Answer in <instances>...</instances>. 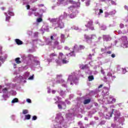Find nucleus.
Masks as SVG:
<instances>
[{"label":"nucleus","mask_w":128,"mask_h":128,"mask_svg":"<svg viewBox=\"0 0 128 128\" xmlns=\"http://www.w3.org/2000/svg\"><path fill=\"white\" fill-rule=\"evenodd\" d=\"M56 40L54 41V46H58V44H60V42H58V37H57Z\"/></svg>","instance_id":"6ab92c4d"},{"label":"nucleus","mask_w":128,"mask_h":128,"mask_svg":"<svg viewBox=\"0 0 128 128\" xmlns=\"http://www.w3.org/2000/svg\"><path fill=\"white\" fill-rule=\"evenodd\" d=\"M84 38L87 40H94V38H96V36L94 34H92L91 36H90L86 34H84Z\"/></svg>","instance_id":"f257e3e1"},{"label":"nucleus","mask_w":128,"mask_h":128,"mask_svg":"<svg viewBox=\"0 0 128 128\" xmlns=\"http://www.w3.org/2000/svg\"><path fill=\"white\" fill-rule=\"evenodd\" d=\"M50 40H54V36H50Z\"/></svg>","instance_id":"37998d69"},{"label":"nucleus","mask_w":128,"mask_h":128,"mask_svg":"<svg viewBox=\"0 0 128 128\" xmlns=\"http://www.w3.org/2000/svg\"><path fill=\"white\" fill-rule=\"evenodd\" d=\"M62 104H64V106H66V103L64 102H62Z\"/></svg>","instance_id":"680f3d73"},{"label":"nucleus","mask_w":128,"mask_h":128,"mask_svg":"<svg viewBox=\"0 0 128 128\" xmlns=\"http://www.w3.org/2000/svg\"><path fill=\"white\" fill-rule=\"evenodd\" d=\"M54 56H58V55L56 53H52L50 54V58H54Z\"/></svg>","instance_id":"f3484780"},{"label":"nucleus","mask_w":128,"mask_h":128,"mask_svg":"<svg viewBox=\"0 0 128 128\" xmlns=\"http://www.w3.org/2000/svg\"><path fill=\"white\" fill-rule=\"evenodd\" d=\"M111 56L112 58H116V55L114 54H112Z\"/></svg>","instance_id":"09e8293b"},{"label":"nucleus","mask_w":128,"mask_h":128,"mask_svg":"<svg viewBox=\"0 0 128 128\" xmlns=\"http://www.w3.org/2000/svg\"><path fill=\"white\" fill-rule=\"evenodd\" d=\"M62 62L64 64H68V61L66 60V58H64V59H62Z\"/></svg>","instance_id":"4468645a"},{"label":"nucleus","mask_w":128,"mask_h":128,"mask_svg":"<svg viewBox=\"0 0 128 128\" xmlns=\"http://www.w3.org/2000/svg\"><path fill=\"white\" fill-rule=\"evenodd\" d=\"M32 12H29L28 13V16H32Z\"/></svg>","instance_id":"4c0bfd02"},{"label":"nucleus","mask_w":128,"mask_h":128,"mask_svg":"<svg viewBox=\"0 0 128 128\" xmlns=\"http://www.w3.org/2000/svg\"><path fill=\"white\" fill-rule=\"evenodd\" d=\"M38 0H33V2H36Z\"/></svg>","instance_id":"69168bd1"},{"label":"nucleus","mask_w":128,"mask_h":128,"mask_svg":"<svg viewBox=\"0 0 128 128\" xmlns=\"http://www.w3.org/2000/svg\"><path fill=\"white\" fill-rule=\"evenodd\" d=\"M2 92L3 94H6V92H8V88H3L2 90Z\"/></svg>","instance_id":"b1692460"},{"label":"nucleus","mask_w":128,"mask_h":128,"mask_svg":"<svg viewBox=\"0 0 128 128\" xmlns=\"http://www.w3.org/2000/svg\"><path fill=\"white\" fill-rule=\"evenodd\" d=\"M80 128H84V126H81Z\"/></svg>","instance_id":"0e129e2a"},{"label":"nucleus","mask_w":128,"mask_h":128,"mask_svg":"<svg viewBox=\"0 0 128 128\" xmlns=\"http://www.w3.org/2000/svg\"><path fill=\"white\" fill-rule=\"evenodd\" d=\"M56 63L60 66V59H56Z\"/></svg>","instance_id":"5701e85b"},{"label":"nucleus","mask_w":128,"mask_h":128,"mask_svg":"<svg viewBox=\"0 0 128 128\" xmlns=\"http://www.w3.org/2000/svg\"><path fill=\"white\" fill-rule=\"evenodd\" d=\"M88 80L89 82H92V80H94V76H90L88 77Z\"/></svg>","instance_id":"f8f14e48"},{"label":"nucleus","mask_w":128,"mask_h":128,"mask_svg":"<svg viewBox=\"0 0 128 128\" xmlns=\"http://www.w3.org/2000/svg\"><path fill=\"white\" fill-rule=\"evenodd\" d=\"M30 114L25 115V120H30Z\"/></svg>","instance_id":"412c9836"},{"label":"nucleus","mask_w":128,"mask_h":128,"mask_svg":"<svg viewBox=\"0 0 128 128\" xmlns=\"http://www.w3.org/2000/svg\"><path fill=\"white\" fill-rule=\"evenodd\" d=\"M106 54H112V51H108L106 52Z\"/></svg>","instance_id":"49530a36"},{"label":"nucleus","mask_w":128,"mask_h":128,"mask_svg":"<svg viewBox=\"0 0 128 128\" xmlns=\"http://www.w3.org/2000/svg\"><path fill=\"white\" fill-rule=\"evenodd\" d=\"M1 10H6V8H4V7H2V8H1Z\"/></svg>","instance_id":"864d4df0"},{"label":"nucleus","mask_w":128,"mask_h":128,"mask_svg":"<svg viewBox=\"0 0 128 128\" xmlns=\"http://www.w3.org/2000/svg\"><path fill=\"white\" fill-rule=\"evenodd\" d=\"M85 26H86V28H90L92 26V21H88L87 23V24H86Z\"/></svg>","instance_id":"423d86ee"},{"label":"nucleus","mask_w":128,"mask_h":128,"mask_svg":"<svg viewBox=\"0 0 128 128\" xmlns=\"http://www.w3.org/2000/svg\"><path fill=\"white\" fill-rule=\"evenodd\" d=\"M74 8V6H70L68 8L69 10H70V8Z\"/></svg>","instance_id":"bf43d9fd"},{"label":"nucleus","mask_w":128,"mask_h":128,"mask_svg":"<svg viewBox=\"0 0 128 128\" xmlns=\"http://www.w3.org/2000/svg\"><path fill=\"white\" fill-rule=\"evenodd\" d=\"M58 2L60 4H64V0H58Z\"/></svg>","instance_id":"a878e982"},{"label":"nucleus","mask_w":128,"mask_h":128,"mask_svg":"<svg viewBox=\"0 0 128 128\" xmlns=\"http://www.w3.org/2000/svg\"><path fill=\"white\" fill-rule=\"evenodd\" d=\"M28 79V80H32V76H30Z\"/></svg>","instance_id":"4d7b16f0"},{"label":"nucleus","mask_w":128,"mask_h":128,"mask_svg":"<svg viewBox=\"0 0 128 128\" xmlns=\"http://www.w3.org/2000/svg\"><path fill=\"white\" fill-rule=\"evenodd\" d=\"M78 124H79V126L80 125V126H82V123L80 122H78Z\"/></svg>","instance_id":"603ef678"},{"label":"nucleus","mask_w":128,"mask_h":128,"mask_svg":"<svg viewBox=\"0 0 128 128\" xmlns=\"http://www.w3.org/2000/svg\"><path fill=\"white\" fill-rule=\"evenodd\" d=\"M38 6H39V8H42V6H44V4H40L38 5Z\"/></svg>","instance_id":"58836bf2"},{"label":"nucleus","mask_w":128,"mask_h":128,"mask_svg":"<svg viewBox=\"0 0 128 128\" xmlns=\"http://www.w3.org/2000/svg\"><path fill=\"white\" fill-rule=\"evenodd\" d=\"M111 4H116V2H114V0H112Z\"/></svg>","instance_id":"c03bdc74"},{"label":"nucleus","mask_w":128,"mask_h":128,"mask_svg":"<svg viewBox=\"0 0 128 128\" xmlns=\"http://www.w3.org/2000/svg\"><path fill=\"white\" fill-rule=\"evenodd\" d=\"M68 54H69V56H76V54H74V50L70 52Z\"/></svg>","instance_id":"ddd939ff"},{"label":"nucleus","mask_w":128,"mask_h":128,"mask_svg":"<svg viewBox=\"0 0 128 128\" xmlns=\"http://www.w3.org/2000/svg\"><path fill=\"white\" fill-rule=\"evenodd\" d=\"M64 56L63 52H59V55L58 56V60H62V56Z\"/></svg>","instance_id":"9b49d317"},{"label":"nucleus","mask_w":128,"mask_h":128,"mask_svg":"<svg viewBox=\"0 0 128 128\" xmlns=\"http://www.w3.org/2000/svg\"><path fill=\"white\" fill-rule=\"evenodd\" d=\"M81 68L82 70H84V68H86V65L82 66Z\"/></svg>","instance_id":"2f4dec72"},{"label":"nucleus","mask_w":128,"mask_h":128,"mask_svg":"<svg viewBox=\"0 0 128 128\" xmlns=\"http://www.w3.org/2000/svg\"><path fill=\"white\" fill-rule=\"evenodd\" d=\"M100 2H106V0H100Z\"/></svg>","instance_id":"e2e57ef3"},{"label":"nucleus","mask_w":128,"mask_h":128,"mask_svg":"<svg viewBox=\"0 0 128 128\" xmlns=\"http://www.w3.org/2000/svg\"><path fill=\"white\" fill-rule=\"evenodd\" d=\"M90 4V1L88 0L86 2V6H88Z\"/></svg>","instance_id":"bb28decb"},{"label":"nucleus","mask_w":128,"mask_h":128,"mask_svg":"<svg viewBox=\"0 0 128 128\" xmlns=\"http://www.w3.org/2000/svg\"><path fill=\"white\" fill-rule=\"evenodd\" d=\"M65 38V36L64 34H61L60 35V42H66V38Z\"/></svg>","instance_id":"39448f33"},{"label":"nucleus","mask_w":128,"mask_h":128,"mask_svg":"<svg viewBox=\"0 0 128 128\" xmlns=\"http://www.w3.org/2000/svg\"><path fill=\"white\" fill-rule=\"evenodd\" d=\"M120 28H122L124 26V24H120Z\"/></svg>","instance_id":"473e14b6"},{"label":"nucleus","mask_w":128,"mask_h":128,"mask_svg":"<svg viewBox=\"0 0 128 128\" xmlns=\"http://www.w3.org/2000/svg\"><path fill=\"white\" fill-rule=\"evenodd\" d=\"M108 76H112V74L110 72H108Z\"/></svg>","instance_id":"e433bc0d"},{"label":"nucleus","mask_w":128,"mask_h":128,"mask_svg":"<svg viewBox=\"0 0 128 128\" xmlns=\"http://www.w3.org/2000/svg\"><path fill=\"white\" fill-rule=\"evenodd\" d=\"M69 2H70V4H74V2L72 0H70Z\"/></svg>","instance_id":"79ce46f5"},{"label":"nucleus","mask_w":128,"mask_h":128,"mask_svg":"<svg viewBox=\"0 0 128 128\" xmlns=\"http://www.w3.org/2000/svg\"><path fill=\"white\" fill-rule=\"evenodd\" d=\"M102 84H100L98 87V88H102Z\"/></svg>","instance_id":"de8ad7c7"},{"label":"nucleus","mask_w":128,"mask_h":128,"mask_svg":"<svg viewBox=\"0 0 128 128\" xmlns=\"http://www.w3.org/2000/svg\"><path fill=\"white\" fill-rule=\"evenodd\" d=\"M116 100L112 97H110L108 100V104H114Z\"/></svg>","instance_id":"f03ea898"},{"label":"nucleus","mask_w":128,"mask_h":128,"mask_svg":"<svg viewBox=\"0 0 128 128\" xmlns=\"http://www.w3.org/2000/svg\"><path fill=\"white\" fill-rule=\"evenodd\" d=\"M88 119L86 118H85V120H88Z\"/></svg>","instance_id":"774afa93"},{"label":"nucleus","mask_w":128,"mask_h":128,"mask_svg":"<svg viewBox=\"0 0 128 128\" xmlns=\"http://www.w3.org/2000/svg\"><path fill=\"white\" fill-rule=\"evenodd\" d=\"M79 48H80V50H84V48H86V47L83 45H80Z\"/></svg>","instance_id":"393cba45"},{"label":"nucleus","mask_w":128,"mask_h":128,"mask_svg":"<svg viewBox=\"0 0 128 128\" xmlns=\"http://www.w3.org/2000/svg\"><path fill=\"white\" fill-rule=\"evenodd\" d=\"M0 60H4V58H2V56H0Z\"/></svg>","instance_id":"8fccbe9b"},{"label":"nucleus","mask_w":128,"mask_h":128,"mask_svg":"<svg viewBox=\"0 0 128 128\" xmlns=\"http://www.w3.org/2000/svg\"><path fill=\"white\" fill-rule=\"evenodd\" d=\"M36 10H38L37 8H34L32 9V12H36Z\"/></svg>","instance_id":"a18cd8bd"},{"label":"nucleus","mask_w":128,"mask_h":128,"mask_svg":"<svg viewBox=\"0 0 128 128\" xmlns=\"http://www.w3.org/2000/svg\"><path fill=\"white\" fill-rule=\"evenodd\" d=\"M58 26L60 28H64V22H61L60 24H58Z\"/></svg>","instance_id":"1a4fd4ad"},{"label":"nucleus","mask_w":128,"mask_h":128,"mask_svg":"<svg viewBox=\"0 0 128 128\" xmlns=\"http://www.w3.org/2000/svg\"><path fill=\"white\" fill-rule=\"evenodd\" d=\"M4 14H6V22H10V16H8V14H6V12H4Z\"/></svg>","instance_id":"6e6552de"},{"label":"nucleus","mask_w":128,"mask_h":128,"mask_svg":"<svg viewBox=\"0 0 128 128\" xmlns=\"http://www.w3.org/2000/svg\"><path fill=\"white\" fill-rule=\"evenodd\" d=\"M100 12H99L98 13V14H102L104 12V10H102V9H100L99 10Z\"/></svg>","instance_id":"cd10ccee"},{"label":"nucleus","mask_w":128,"mask_h":128,"mask_svg":"<svg viewBox=\"0 0 128 128\" xmlns=\"http://www.w3.org/2000/svg\"><path fill=\"white\" fill-rule=\"evenodd\" d=\"M26 102H29L30 104V102H32V100H30V98H28L26 100Z\"/></svg>","instance_id":"f704fd0d"},{"label":"nucleus","mask_w":128,"mask_h":128,"mask_svg":"<svg viewBox=\"0 0 128 128\" xmlns=\"http://www.w3.org/2000/svg\"><path fill=\"white\" fill-rule=\"evenodd\" d=\"M15 42L18 46H20L24 44L22 41L20 40V39H16Z\"/></svg>","instance_id":"20e7f679"},{"label":"nucleus","mask_w":128,"mask_h":128,"mask_svg":"<svg viewBox=\"0 0 128 128\" xmlns=\"http://www.w3.org/2000/svg\"><path fill=\"white\" fill-rule=\"evenodd\" d=\"M101 72L103 74H104V71L103 70H101Z\"/></svg>","instance_id":"6e6d98bb"},{"label":"nucleus","mask_w":128,"mask_h":128,"mask_svg":"<svg viewBox=\"0 0 128 128\" xmlns=\"http://www.w3.org/2000/svg\"><path fill=\"white\" fill-rule=\"evenodd\" d=\"M52 94H56V90H52Z\"/></svg>","instance_id":"3c124183"},{"label":"nucleus","mask_w":128,"mask_h":128,"mask_svg":"<svg viewBox=\"0 0 128 128\" xmlns=\"http://www.w3.org/2000/svg\"><path fill=\"white\" fill-rule=\"evenodd\" d=\"M20 58H15V62H16V64H22V61H20Z\"/></svg>","instance_id":"0eeeda50"},{"label":"nucleus","mask_w":128,"mask_h":128,"mask_svg":"<svg viewBox=\"0 0 128 128\" xmlns=\"http://www.w3.org/2000/svg\"><path fill=\"white\" fill-rule=\"evenodd\" d=\"M103 38L104 40H108V38H110V36H106V35H104L103 36Z\"/></svg>","instance_id":"a211bd4d"},{"label":"nucleus","mask_w":128,"mask_h":128,"mask_svg":"<svg viewBox=\"0 0 128 128\" xmlns=\"http://www.w3.org/2000/svg\"><path fill=\"white\" fill-rule=\"evenodd\" d=\"M8 14H10V16H14V12L10 11H8Z\"/></svg>","instance_id":"c756f323"},{"label":"nucleus","mask_w":128,"mask_h":128,"mask_svg":"<svg viewBox=\"0 0 128 128\" xmlns=\"http://www.w3.org/2000/svg\"><path fill=\"white\" fill-rule=\"evenodd\" d=\"M64 50H70V48H68V46H66L65 47H64Z\"/></svg>","instance_id":"ea45409f"},{"label":"nucleus","mask_w":128,"mask_h":128,"mask_svg":"<svg viewBox=\"0 0 128 128\" xmlns=\"http://www.w3.org/2000/svg\"><path fill=\"white\" fill-rule=\"evenodd\" d=\"M90 30H94V26H91L89 27Z\"/></svg>","instance_id":"c85d7f7f"},{"label":"nucleus","mask_w":128,"mask_h":128,"mask_svg":"<svg viewBox=\"0 0 128 128\" xmlns=\"http://www.w3.org/2000/svg\"><path fill=\"white\" fill-rule=\"evenodd\" d=\"M12 104H14V102H18V98H14L12 101Z\"/></svg>","instance_id":"dca6fc26"},{"label":"nucleus","mask_w":128,"mask_h":128,"mask_svg":"<svg viewBox=\"0 0 128 128\" xmlns=\"http://www.w3.org/2000/svg\"><path fill=\"white\" fill-rule=\"evenodd\" d=\"M36 22H42V18H37Z\"/></svg>","instance_id":"4be33fe9"},{"label":"nucleus","mask_w":128,"mask_h":128,"mask_svg":"<svg viewBox=\"0 0 128 128\" xmlns=\"http://www.w3.org/2000/svg\"><path fill=\"white\" fill-rule=\"evenodd\" d=\"M77 46H78L77 45H75V46H74V50H75Z\"/></svg>","instance_id":"13d9d810"},{"label":"nucleus","mask_w":128,"mask_h":128,"mask_svg":"<svg viewBox=\"0 0 128 128\" xmlns=\"http://www.w3.org/2000/svg\"><path fill=\"white\" fill-rule=\"evenodd\" d=\"M112 114H114V111L109 112L107 116H108V118H112Z\"/></svg>","instance_id":"2eb2a0df"},{"label":"nucleus","mask_w":128,"mask_h":128,"mask_svg":"<svg viewBox=\"0 0 128 128\" xmlns=\"http://www.w3.org/2000/svg\"><path fill=\"white\" fill-rule=\"evenodd\" d=\"M40 61H38V60H34L33 66L34 68H36V66H40Z\"/></svg>","instance_id":"7ed1b4c3"},{"label":"nucleus","mask_w":128,"mask_h":128,"mask_svg":"<svg viewBox=\"0 0 128 128\" xmlns=\"http://www.w3.org/2000/svg\"><path fill=\"white\" fill-rule=\"evenodd\" d=\"M58 108H60V110H62V105L58 104Z\"/></svg>","instance_id":"c9c22d12"},{"label":"nucleus","mask_w":128,"mask_h":128,"mask_svg":"<svg viewBox=\"0 0 128 128\" xmlns=\"http://www.w3.org/2000/svg\"><path fill=\"white\" fill-rule=\"evenodd\" d=\"M90 99L85 100L84 102V104H90Z\"/></svg>","instance_id":"9d476101"},{"label":"nucleus","mask_w":128,"mask_h":128,"mask_svg":"<svg viewBox=\"0 0 128 128\" xmlns=\"http://www.w3.org/2000/svg\"><path fill=\"white\" fill-rule=\"evenodd\" d=\"M34 36H38V32H35Z\"/></svg>","instance_id":"5fc2aeb1"},{"label":"nucleus","mask_w":128,"mask_h":128,"mask_svg":"<svg viewBox=\"0 0 128 128\" xmlns=\"http://www.w3.org/2000/svg\"><path fill=\"white\" fill-rule=\"evenodd\" d=\"M124 8L125 10H128V6H126V5H125V6H124Z\"/></svg>","instance_id":"a19ab883"},{"label":"nucleus","mask_w":128,"mask_h":128,"mask_svg":"<svg viewBox=\"0 0 128 128\" xmlns=\"http://www.w3.org/2000/svg\"><path fill=\"white\" fill-rule=\"evenodd\" d=\"M26 8L28 10H30V6L29 4H28L26 6Z\"/></svg>","instance_id":"72a5a7b5"},{"label":"nucleus","mask_w":128,"mask_h":128,"mask_svg":"<svg viewBox=\"0 0 128 128\" xmlns=\"http://www.w3.org/2000/svg\"><path fill=\"white\" fill-rule=\"evenodd\" d=\"M89 56H90V58H92V54H89Z\"/></svg>","instance_id":"338daca9"},{"label":"nucleus","mask_w":128,"mask_h":128,"mask_svg":"<svg viewBox=\"0 0 128 128\" xmlns=\"http://www.w3.org/2000/svg\"><path fill=\"white\" fill-rule=\"evenodd\" d=\"M22 114H28V110H23Z\"/></svg>","instance_id":"aec40b11"},{"label":"nucleus","mask_w":128,"mask_h":128,"mask_svg":"<svg viewBox=\"0 0 128 128\" xmlns=\"http://www.w3.org/2000/svg\"><path fill=\"white\" fill-rule=\"evenodd\" d=\"M16 64H14V68H16Z\"/></svg>","instance_id":"052dcab7"},{"label":"nucleus","mask_w":128,"mask_h":128,"mask_svg":"<svg viewBox=\"0 0 128 128\" xmlns=\"http://www.w3.org/2000/svg\"><path fill=\"white\" fill-rule=\"evenodd\" d=\"M38 117H36V116H32V120H37Z\"/></svg>","instance_id":"7c9ffc66"}]
</instances>
